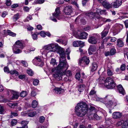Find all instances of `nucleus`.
Segmentation results:
<instances>
[{"label": "nucleus", "mask_w": 128, "mask_h": 128, "mask_svg": "<svg viewBox=\"0 0 128 128\" xmlns=\"http://www.w3.org/2000/svg\"><path fill=\"white\" fill-rule=\"evenodd\" d=\"M58 53L60 55V63L56 68L57 73L54 74V76L56 79L57 80H60L62 79V74L60 71L62 70H66L67 69L68 66L66 61L65 57V53L64 50L60 49L58 51Z\"/></svg>", "instance_id": "1"}, {"label": "nucleus", "mask_w": 128, "mask_h": 128, "mask_svg": "<svg viewBox=\"0 0 128 128\" xmlns=\"http://www.w3.org/2000/svg\"><path fill=\"white\" fill-rule=\"evenodd\" d=\"M75 110L78 116L82 117L85 116L88 111L86 104L84 102L79 103L76 106Z\"/></svg>", "instance_id": "2"}, {"label": "nucleus", "mask_w": 128, "mask_h": 128, "mask_svg": "<svg viewBox=\"0 0 128 128\" xmlns=\"http://www.w3.org/2000/svg\"><path fill=\"white\" fill-rule=\"evenodd\" d=\"M100 84L104 83V86L109 89H113L115 86V83L112 78L110 77L107 78L106 80L104 77L100 76L99 78Z\"/></svg>", "instance_id": "3"}, {"label": "nucleus", "mask_w": 128, "mask_h": 128, "mask_svg": "<svg viewBox=\"0 0 128 128\" xmlns=\"http://www.w3.org/2000/svg\"><path fill=\"white\" fill-rule=\"evenodd\" d=\"M58 48L57 44H51L45 46L41 50L42 54H46L50 52H55Z\"/></svg>", "instance_id": "4"}, {"label": "nucleus", "mask_w": 128, "mask_h": 128, "mask_svg": "<svg viewBox=\"0 0 128 128\" xmlns=\"http://www.w3.org/2000/svg\"><path fill=\"white\" fill-rule=\"evenodd\" d=\"M106 106L108 108H111L112 106H116L117 104L116 100L112 96L107 95L104 98Z\"/></svg>", "instance_id": "5"}, {"label": "nucleus", "mask_w": 128, "mask_h": 128, "mask_svg": "<svg viewBox=\"0 0 128 128\" xmlns=\"http://www.w3.org/2000/svg\"><path fill=\"white\" fill-rule=\"evenodd\" d=\"M55 18L59 20H60L62 18V16L60 15V8L58 7L56 9L55 12L52 14V16L51 17L50 19L53 21L56 22L57 20Z\"/></svg>", "instance_id": "6"}, {"label": "nucleus", "mask_w": 128, "mask_h": 128, "mask_svg": "<svg viewBox=\"0 0 128 128\" xmlns=\"http://www.w3.org/2000/svg\"><path fill=\"white\" fill-rule=\"evenodd\" d=\"M98 38L97 35L90 36L88 41L90 44H96Z\"/></svg>", "instance_id": "7"}, {"label": "nucleus", "mask_w": 128, "mask_h": 128, "mask_svg": "<svg viewBox=\"0 0 128 128\" xmlns=\"http://www.w3.org/2000/svg\"><path fill=\"white\" fill-rule=\"evenodd\" d=\"M34 64L36 66H42L44 64V63L38 57L34 58L32 61Z\"/></svg>", "instance_id": "8"}, {"label": "nucleus", "mask_w": 128, "mask_h": 128, "mask_svg": "<svg viewBox=\"0 0 128 128\" xmlns=\"http://www.w3.org/2000/svg\"><path fill=\"white\" fill-rule=\"evenodd\" d=\"M89 62L88 58L86 56H84L82 59L80 60L79 64L80 65L82 64L84 65H87L89 64Z\"/></svg>", "instance_id": "9"}, {"label": "nucleus", "mask_w": 128, "mask_h": 128, "mask_svg": "<svg viewBox=\"0 0 128 128\" xmlns=\"http://www.w3.org/2000/svg\"><path fill=\"white\" fill-rule=\"evenodd\" d=\"M64 14L67 15L70 14L72 12V7L70 6H68L65 7L64 10Z\"/></svg>", "instance_id": "10"}, {"label": "nucleus", "mask_w": 128, "mask_h": 128, "mask_svg": "<svg viewBox=\"0 0 128 128\" xmlns=\"http://www.w3.org/2000/svg\"><path fill=\"white\" fill-rule=\"evenodd\" d=\"M122 4V0H116L112 3V6L115 8H118Z\"/></svg>", "instance_id": "11"}, {"label": "nucleus", "mask_w": 128, "mask_h": 128, "mask_svg": "<svg viewBox=\"0 0 128 128\" xmlns=\"http://www.w3.org/2000/svg\"><path fill=\"white\" fill-rule=\"evenodd\" d=\"M14 46L21 49H23L24 48L23 42L22 40H18L15 42Z\"/></svg>", "instance_id": "12"}, {"label": "nucleus", "mask_w": 128, "mask_h": 128, "mask_svg": "<svg viewBox=\"0 0 128 128\" xmlns=\"http://www.w3.org/2000/svg\"><path fill=\"white\" fill-rule=\"evenodd\" d=\"M84 42L81 40L75 41L73 43V45L75 47H77L80 46H83Z\"/></svg>", "instance_id": "13"}, {"label": "nucleus", "mask_w": 128, "mask_h": 128, "mask_svg": "<svg viewBox=\"0 0 128 128\" xmlns=\"http://www.w3.org/2000/svg\"><path fill=\"white\" fill-rule=\"evenodd\" d=\"M112 117L114 118H118L121 117L122 114L119 112H114L112 114Z\"/></svg>", "instance_id": "14"}, {"label": "nucleus", "mask_w": 128, "mask_h": 128, "mask_svg": "<svg viewBox=\"0 0 128 128\" xmlns=\"http://www.w3.org/2000/svg\"><path fill=\"white\" fill-rule=\"evenodd\" d=\"M22 49L18 48L14 46L12 47L13 52L15 54H18L21 53L22 52Z\"/></svg>", "instance_id": "15"}, {"label": "nucleus", "mask_w": 128, "mask_h": 128, "mask_svg": "<svg viewBox=\"0 0 128 128\" xmlns=\"http://www.w3.org/2000/svg\"><path fill=\"white\" fill-rule=\"evenodd\" d=\"M96 50V46L94 45H90L88 49V53L91 55L92 54V52H95Z\"/></svg>", "instance_id": "16"}, {"label": "nucleus", "mask_w": 128, "mask_h": 128, "mask_svg": "<svg viewBox=\"0 0 128 128\" xmlns=\"http://www.w3.org/2000/svg\"><path fill=\"white\" fill-rule=\"evenodd\" d=\"M88 34L86 32H82L78 37L77 38L79 39H85L87 38Z\"/></svg>", "instance_id": "17"}, {"label": "nucleus", "mask_w": 128, "mask_h": 128, "mask_svg": "<svg viewBox=\"0 0 128 128\" xmlns=\"http://www.w3.org/2000/svg\"><path fill=\"white\" fill-rule=\"evenodd\" d=\"M102 3L103 6L106 8L109 9L112 8V4H110L108 2L104 1Z\"/></svg>", "instance_id": "18"}, {"label": "nucleus", "mask_w": 128, "mask_h": 128, "mask_svg": "<svg viewBox=\"0 0 128 128\" xmlns=\"http://www.w3.org/2000/svg\"><path fill=\"white\" fill-rule=\"evenodd\" d=\"M124 43L122 39L120 38H118L117 41L116 46L118 47H122L123 46Z\"/></svg>", "instance_id": "19"}, {"label": "nucleus", "mask_w": 128, "mask_h": 128, "mask_svg": "<svg viewBox=\"0 0 128 128\" xmlns=\"http://www.w3.org/2000/svg\"><path fill=\"white\" fill-rule=\"evenodd\" d=\"M117 88L120 93L123 95L125 94V91L121 85H118L117 86Z\"/></svg>", "instance_id": "20"}, {"label": "nucleus", "mask_w": 128, "mask_h": 128, "mask_svg": "<svg viewBox=\"0 0 128 128\" xmlns=\"http://www.w3.org/2000/svg\"><path fill=\"white\" fill-rule=\"evenodd\" d=\"M28 122L26 120H23L21 122V124L23 126L22 127H18L16 128H28L27 124L28 123Z\"/></svg>", "instance_id": "21"}, {"label": "nucleus", "mask_w": 128, "mask_h": 128, "mask_svg": "<svg viewBox=\"0 0 128 128\" xmlns=\"http://www.w3.org/2000/svg\"><path fill=\"white\" fill-rule=\"evenodd\" d=\"M12 92L13 95L12 98V99L14 100L17 99L19 96L18 93L14 91H12Z\"/></svg>", "instance_id": "22"}, {"label": "nucleus", "mask_w": 128, "mask_h": 128, "mask_svg": "<svg viewBox=\"0 0 128 128\" xmlns=\"http://www.w3.org/2000/svg\"><path fill=\"white\" fill-rule=\"evenodd\" d=\"M87 16H88L90 18H94L96 16V14L95 12H92L90 13H88L86 14Z\"/></svg>", "instance_id": "23"}, {"label": "nucleus", "mask_w": 128, "mask_h": 128, "mask_svg": "<svg viewBox=\"0 0 128 128\" xmlns=\"http://www.w3.org/2000/svg\"><path fill=\"white\" fill-rule=\"evenodd\" d=\"M85 87V86L84 84L80 85L78 86V90L80 92H82L84 90Z\"/></svg>", "instance_id": "24"}, {"label": "nucleus", "mask_w": 128, "mask_h": 128, "mask_svg": "<svg viewBox=\"0 0 128 128\" xmlns=\"http://www.w3.org/2000/svg\"><path fill=\"white\" fill-rule=\"evenodd\" d=\"M97 68V66L95 62L93 63L92 64L91 69V71L92 72H94L96 70Z\"/></svg>", "instance_id": "25"}, {"label": "nucleus", "mask_w": 128, "mask_h": 128, "mask_svg": "<svg viewBox=\"0 0 128 128\" xmlns=\"http://www.w3.org/2000/svg\"><path fill=\"white\" fill-rule=\"evenodd\" d=\"M62 90H63L62 88L58 87L54 89V91L56 93L59 94L61 93Z\"/></svg>", "instance_id": "26"}, {"label": "nucleus", "mask_w": 128, "mask_h": 128, "mask_svg": "<svg viewBox=\"0 0 128 128\" xmlns=\"http://www.w3.org/2000/svg\"><path fill=\"white\" fill-rule=\"evenodd\" d=\"M56 42L58 43H60V44L64 45V46L66 45V42L62 40L61 39L58 40H56Z\"/></svg>", "instance_id": "27"}, {"label": "nucleus", "mask_w": 128, "mask_h": 128, "mask_svg": "<svg viewBox=\"0 0 128 128\" xmlns=\"http://www.w3.org/2000/svg\"><path fill=\"white\" fill-rule=\"evenodd\" d=\"M32 106L33 108H36L37 106L38 103L37 102L36 100H33L32 103Z\"/></svg>", "instance_id": "28"}, {"label": "nucleus", "mask_w": 128, "mask_h": 128, "mask_svg": "<svg viewBox=\"0 0 128 128\" xmlns=\"http://www.w3.org/2000/svg\"><path fill=\"white\" fill-rule=\"evenodd\" d=\"M7 32L9 35L12 36H14L16 35V34L12 32L10 30H8L7 31Z\"/></svg>", "instance_id": "29"}, {"label": "nucleus", "mask_w": 128, "mask_h": 128, "mask_svg": "<svg viewBox=\"0 0 128 128\" xmlns=\"http://www.w3.org/2000/svg\"><path fill=\"white\" fill-rule=\"evenodd\" d=\"M10 73L12 74H15L16 76H17L18 75V72L15 70H12L10 72Z\"/></svg>", "instance_id": "30"}, {"label": "nucleus", "mask_w": 128, "mask_h": 128, "mask_svg": "<svg viewBox=\"0 0 128 128\" xmlns=\"http://www.w3.org/2000/svg\"><path fill=\"white\" fill-rule=\"evenodd\" d=\"M18 13L14 15L13 16V19L15 20V21L18 20L19 18L20 15Z\"/></svg>", "instance_id": "31"}, {"label": "nucleus", "mask_w": 128, "mask_h": 128, "mask_svg": "<svg viewBox=\"0 0 128 128\" xmlns=\"http://www.w3.org/2000/svg\"><path fill=\"white\" fill-rule=\"evenodd\" d=\"M122 128H128V121L125 122L122 126Z\"/></svg>", "instance_id": "32"}, {"label": "nucleus", "mask_w": 128, "mask_h": 128, "mask_svg": "<svg viewBox=\"0 0 128 128\" xmlns=\"http://www.w3.org/2000/svg\"><path fill=\"white\" fill-rule=\"evenodd\" d=\"M36 114V112H34L29 113L28 114V115L29 116L32 117L35 116Z\"/></svg>", "instance_id": "33"}, {"label": "nucleus", "mask_w": 128, "mask_h": 128, "mask_svg": "<svg viewBox=\"0 0 128 128\" xmlns=\"http://www.w3.org/2000/svg\"><path fill=\"white\" fill-rule=\"evenodd\" d=\"M27 94V92L26 91H23L20 93V96L22 97H24L26 96Z\"/></svg>", "instance_id": "34"}, {"label": "nucleus", "mask_w": 128, "mask_h": 128, "mask_svg": "<svg viewBox=\"0 0 128 128\" xmlns=\"http://www.w3.org/2000/svg\"><path fill=\"white\" fill-rule=\"evenodd\" d=\"M108 33V32H106L104 31H103L101 33L102 38H103L105 37Z\"/></svg>", "instance_id": "35"}, {"label": "nucleus", "mask_w": 128, "mask_h": 128, "mask_svg": "<svg viewBox=\"0 0 128 128\" xmlns=\"http://www.w3.org/2000/svg\"><path fill=\"white\" fill-rule=\"evenodd\" d=\"M50 64L53 65H56L57 64V63L56 62V60L52 58L50 61Z\"/></svg>", "instance_id": "36"}, {"label": "nucleus", "mask_w": 128, "mask_h": 128, "mask_svg": "<svg viewBox=\"0 0 128 128\" xmlns=\"http://www.w3.org/2000/svg\"><path fill=\"white\" fill-rule=\"evenodd\" d=\"M65 74L68 77L72 75L71 71L70 70H68L66 72H65Z\"/></svg>", "instance_id": "37"}, {"label": "nucleus", "mask_w": 128, "mask_h": 128, "mask_svg": "<svg viewBox=\"0 0 128 128\" xmlns=\"http://www.w3.org/2000/svg\"><path fill=\"white\" fill-rule=\"evenodd\" d=\"M107 73L108 75L109 76H111L113 74V72L109 69L107 70Z\"/></svg>", "instance_id": "38"}, {"label": "nucleus", "mask_w": 128, "mask_h": 128, "mask_svg": "<svg viewBox=\"0 0 128 128\" xmlns=\"http://www.w3.org/2000/svg\"><path fill=\"white\" fill-rule=\"evenodd\" d=\"M27 72L28 74L30 76H32L34 74L32 70H27Z\"/></svg>", "instance_id": "39"}, {"label": "nucleus", "mask_w": 128, "mask_h": 128, "mask_svg": "<svg viewBox=\"0 0 128 128\" xmlns=\"http://www.w3.org/2000/svg\"><path fill=\"white\" fill-rule=\"evenodd\" d=\"M39 82V80L38 79H34L33 82V84L35 86H36L38 85Z\"/></svg>", "instance_id": "40"}, {"label": "nucleus", "mask_w": 128, "mask_h": 128, "mask_svg": "<svg viewBox=\"0 0 128 128\" xmlns=\"http://www.w3.org/2000/svg\"><path fill=\"white\" fill-rule=\"evenodd\" d=\"M110 55H113L116 52V50L114 48L112 49L110 52Z\"/></svg>", "instance_id": "41"}, {"label": "nucleus", "mask_w": 128, "mask_h": 128, "mask_svg": "<svg viewBox=\"0 0 128 128\" xmlns=\"http://www.w3.org/2000/svg\"><path fill=\"white\" fill-rule=\"evenodd\" d=\"M4 111V107L0 105V114H3Z\"/></svg>", "instance_id": "42"}, {"label": "nucleus", "mask_w": 128, "mask_h": 128, "mask_svg": "<svg viewBox=\"0 0 128 128\" xmlns=\"http://www.w3.org/2000/svg\"><path fill=\"white\" fill-rule=\"evenodd\" d=\"M17 122V121L16 120H13L11 121V125L12 126L15 125Z\"/></svg>", "instance_id": "43"}, {"label": "nucleus", "mask_w": 128, "mask_h": 128, "mask_svg": "<svg viewBox=\"0 0 128 128\" xmlns=\"http://www.w3.org/2000/svg\"><path fill=\"white\" fill-rule=\"evenodd\" d=\"M4 70L5 72L8 73L10 72L9 68L7 66L4 67Z\"/></svg>", "instance_id": "44"}, {"label": "nucleus", "mask_w": 128, "mask_h": 128, "mask_svg": "<svg viewBox=\"0 0 128 128\" xmlns=\"http://www.w3.org/2000/svg\"><path fill=\"white\" fill-rule=\"evenodd\" d=\"M94 116L95 118L97 120H99L102 118L101 116H99L96 114H94Z\"/></svg>", "instance_id": "45"}, {"label": "nucleus", "mask_w": 128, "mask_h": 128, "mask_svg": "<svg viewBox=\"0 0 128 128\" xmlns=\"http://www.w3.org/2000/svg\"><path fill=\"white\" fill-rule=\"evenodd\" d=\"M32 16L30 15H28L26 18L25 19L26 22L28 21L29 20H32Z\"/></svg>", "instance_id": "46"}, {"label": "nucleus", "mask_w": 128, "mask_h": 128, "mask_svg": "<svg viewBox=\"0 0 128 128\" xmlns=\"http://www.w3.org/2000/svg\"><path fill=\"white\" fill-rule=\"evenodd\" d=\"M45 118L42 116H40V117L39 121L40 122L42 123L43 122Z\"/></svg>", "instance_id": "47"}, {"label": "nucleus", "mask_w": 128, "mask_h": 128, "mask_svg": "<svg viewBox=\"0 0 128 128\" xmlns=\"http://www.w3.org/2000/svg\"><path fill=\"white\" fill-rule=\"evenodd\" d=\"M96 92L94 90H92L90 92L89 94L90 96L93 95L95 94H96Z\"/></svg>", "instance_id": "48"}, {"label": "nucleus", "mask_w": 128, "mask_h": 128, "mask_svg": "<svg viewBox=\"0 0 128 128\" xmlns=\"http://www.w3.org/2000/svg\"><path fill=\"white\" fill-rule=\"evenodd\" d=\"M109 26L108 25L106 26H105L104 28V29L103 31H104L106 32H108V33L109 30Z\"/></svg>", "instance_id": "49"}, {"label": "nucleus", "mask_w": 128, "mask_h": 128, "mask_svg": "<svg viewBox=\"0 0 128 128\" xmlns=\"http://www.w3.org/2000/svg\"><path fill=\"white\" fill-rule=\"evenodd\" d=\"M80 73H76L75 76V78L76 79L79 80L80 77Z\"/></svg>", "instance_id": "50"}, {"label": "nucleus", "mask_w": 128, "mask_h": 128, "mask_svg": "<svg viewBox=\"0 0 128 128\" xmlns=\"http://www.w3.org/2000/svg\"><path fill=\"white\" fill-rule=\"evenodd\" d=\"M32 37L34 40H36L38 38L37 35L36 34H34L32 35Z\"/></svg>", "instance_id": "51"}, {"label": "nucleus", "mask_w": 128, "mask_h": 128, "mask_svg": "<svg viewBox=\"0 0 128 128\" xmlns=\"http://www.w3.org/2000/svg\"><path fill=\"white\" fill-rule=\"evenodd\" d=\"M40 35L42 37H44L46 36L45 33L43 31H41L40 33Z\"/></svg>", "instance_id": "52"}, {"label": "nucleus", "mask_w": 128, "mask_h": 128, "mask_svg": "<svg viewBox=\"0 0 128 128\" xmlns=\"http://www.w3.org/2000/svg\"><path fill=\"white\" fill-rule=\"evenodd\" d=\"M22 64L23 66L25 67H27L28 66L26 62L24 60H22Z\"/></svg>", "instance_id": "53"}, {"label": "nucleus", "mask_w": 128, "mask_h": 128, "mask_svg": "<svg viewBox=\"0 0 128 128\" xmlns=\"http://www.w3.org/2000/svg\"><path fill=\"white\" fill-rule=\"evenodd\" d=\"M126 66L124 64L122 65L120 67V69L122 70H124L125 69Z\"/></svg>", "instance_id": "54"}, {"label": "nucleus", "mask_w": 128, "mask_h": 128, "mask_svg": "<svg viewBox=\"0 0 128 128\" xmlns=\"http://www.w3.org/2000/svg\"><path fill=\"white\" fill-rule=\"evenodd\" d=\"M25 75L24 74L20 75L18 76V78H19L21 79L24 78L25 77Z\"/></svg>", "instance_id": "55"}, {"label": "nucleus", "mask_w": 128, "mask_h": 128, "mask_svg": "<svg viewBox=\"0 0 128 128\" xmlns=\"http://www.w3.org/2000/svg\"><path fill=\"white\" fill-rule=\"evenodd\" d=\"M18 6V4H14L11 6L12 8H15Z\"/></svg>", "instance_id": "56"}, {"label": "nucleus", "mask_w": 128, "mask_h": 128, "mask_svg": "<svg viewBox=\"0 0 128 128\" xmlns=\"http://www.w3.org/2000/svg\"><path fill=\"white\" fill-rule=\"evenodd\" d=\"M6 4L7 6H10L11 4L10 0H7L6 2Z\"/></svg>", "instance_id": "57"}, {"label": "nucleus", "mask_w": 128, "mask_h": 128, "mask_svg": "<svg viewBox=\"0 0 128 128\" xmlns=\"http://www.w3.org/2000/svg\"><path fill=\"white\" fill-rule=\"evenodd\" d=\"M11 114L14 116H17L18 114L16 112H11Z\"/></svg>", "instance_id": "58"}, {"label": "nucleus", "mask_w": 128, "mask_h": 128, "mask_svg": "<svg viewBox=\"0 0 128 128\" xmlns=\"http://www.w3.org/2000/svg\"><path fill=\"white\" fill-rule=\"evenodd\" d=\"M117 39L115 37H111L110 39V41L112 42H114L116 41Z\"/></svg>", "instance_id": "59"}, {"label": "nucleus", "mask_w": 128, "mask_h": 128, "mask_svg": "<svg viewBox=\"0 0 128 128\" xmlns=\"http://www.w3.org/2000/svg\"><path fill=\"white\" fill-rule=\"evenodd\" d=\"M101 10L100 9H97L96 10V13L95 12V13L96 14V16L97 15L99 14H100V12Z\"/></svg>", "instance_id": "60"}, {"label": "nucleus", "mask_w": 128, "mask_h": 128, "mask_svg": "<svg viewBox=\"0 0 128 128\" xmlns=\"http://www.w3.org/2000/svg\"><path fill=\"white\" fill-rule=\"evenodd\" d=\"M124 24H125L126 27V28H128V20H125L124 22Z\"/></svg>", "instance_id": "61"}, {"label": "nucleus", "mask_w": 128, "mask_h": 128, "mask_svg": "<svg viewBox=\"0 0 128 128\" xmlns=\"http://www.w3.org/2000/svg\"><path fill=\"white\" fill-rule=\"evenodd\" d=\"M29 8L27 7H25L24 8V11L28 12L29 10Z\"/></svg>", "instance_id": "62"}, {"label": "nucleus", "mask_w": 128, "mask_h": 128, "mask_svg": "<svg viewBox=\"0 0 128 128\" xmlns=\"http://www.w3.org/2000/svg\"><path fill=\"white\" fill-rule=\"evenodd\" d=\"M106 10H101L100 12V14H103L106 13Z\"/></svg>", "instance_id": "63"}, {"label": "nucleus", "mask_w": 128, "mask_h": 128, "mask_svg": "<svg viewBox=\"0 0 128 128\" xmlns=\"http://www.w3.org/2000/svg\"><path fill=\"white\" fill-rule=\"evenodd\" d=\"M104 54L106 56H108L110 55V53L109 52H106L104 53Z\"/></svg>", "instance_id": "64"}]
</instances>
